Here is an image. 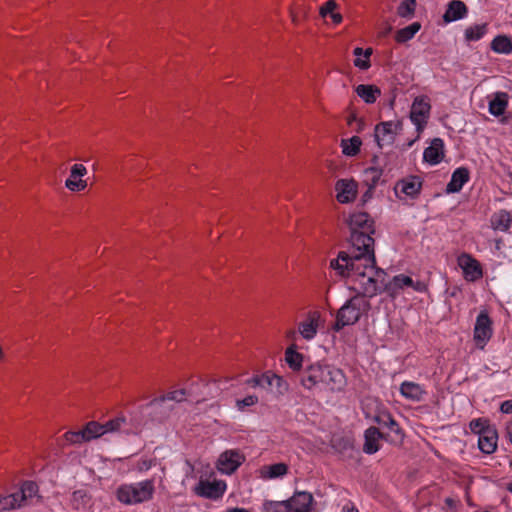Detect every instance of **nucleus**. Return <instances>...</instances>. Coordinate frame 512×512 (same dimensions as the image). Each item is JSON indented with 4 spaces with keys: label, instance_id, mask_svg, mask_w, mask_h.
I'll list each match as a JSON object with an SVG mask.
<instances>
[{
    "label": "nucleus",
    "instance_id": "nucleus-1",
    "mask_svg": "<svg viewBox=\"0 0 512 512\" xmlns=\"http://www.w3.org/2000/svg\"><path fill=\"white\" fill-rule=\"evenodd\" d=\"M350 249L339 252L330 261V268L348 279L350 288L365 297H373L379 290L384 270L375 266L373 221L365 212L349 217Z\"/></svg>",
    "mask_w": 512,
    "mask_h": 512
},
{
    "label": "nucleus",
    "instance_id": "nucleus-2",
    "mask_svg": "<svg viewBox=\"0 0 512 512\" xmlns=\"http://www.w3.org/2000/svg\"><path fill=\"white\" fill-rule=\"evenodd\" d=\"M301 384L307 390L327 389L332 392H341L347 385V378L340 368L316 362L307 367L301 377Z\"/></svg>",
    "mask_w": 512,
    "mask_h": 512
},
{
    "label": "nucleus",
    "instance_id": "nucleus-3",
    "mask_svg": "<svg viewBox=\"0 0 512 512\" xmlns=\"http://www.w3.org/2000/svg\"><path fill=\"white\" fill-rule=\"evenodd\" d=\"M154 492V480L146 479L120 485L116 490V497L125 505H136L151 500Z\"/></svg>",
    "mask_w": 512,
    "mask_h": 512
},
{
    "label": "nucleus",
    "instance_id": "nucleus-4",
    "mask_svg": "<svg viewBox=\"0 0 512 512\" xmlns=\"http://www.w3.org/2000/svg\"><path fill=\"white\" fill-rule=\"evenodd\" d=\"M312 502V494L297 492L286 501L265 500L261 512H310Z\"/></svg>",
    "mask_w": 512,
    "mask_h": 512
},
{
    "label": "nucleus",
    "instance_id": "nucleus-5",
    "mask_svg": "<svg viewBox=\"0 0 512 512\" xmlns=\"http://www.w3.org/2000/svg\"><path fill=\"white\" fill-rule=\"evenodd\" d=\"M386 273L380 278V287L377 294L382 291H386L390 297L397 298L402 291L411 289L418 293H425L428 290V286L425 282L420 280H414L412 277L406 274L395 275L387 283L384 282Z\"/></svg>",
    "mask_w": 512,
    "mask_h": 512
},
{
    "label": "nucleus",
    "instance_id": "nucleus-6",
    "mask_svg": "<svg viewBox=\"0 0 512 512\" xmlns=\"http://www.w3.org/2000/svg\"><path fill=\"white\" fill-rule=\"evenodd\" d=\"M366 305V301L359 296L348 299L337 312L333 330L338 332L345 326L355 324L360 319Z\"/></svg>",
    "mask_w": 512,
    "mask_h": 512
},
{
    "label": "nucleus",
    "instance_id": "nucleus-7",
    "mask_svg": "<svg viewBox=\"0 0 512 512\" xmlns=\"http://www.w3.org/2000/svg\"><path fill=\"white\" fill-rule=\"evenodd\" d=\"M430 114L431 103L429 97L426 95L415 97L411 104L409 119L415 126L418 137L425 130L430 119Z\"/></svg>",
    "mask_w": 512,
    "mask_h": 512
},
{
    "label": "nucleus",
    "instance_id": "nucleus-8",
    "mask_svg": "<svg viewBox=\"0 0 512 512\" xmlns=\"http://www.w3.org/2000/svg\"><path fill=\"white\" fill-rule=\"evenodd\" d=\"M187 392L185 389L175 390L167 393L166 395L156 398L151 401L148 408L155 412L154 419L161 420L173 409L172 402L180 403L186 400Z\"/></svg>",
    "mask_w": 512,
    "mask_h": 512
},
{
    "label": "nucleus",
    "instance_id": "nucleus-9",
    "mask_svg": "<svg viewBox=\"0 0 512 512\" xmlns=\"http://www.w3.org/2000/svg\"><path fill=\"white\" fill-rule=\"evenodd\" d=\"M402 130V122L384 121L377 124L374 128V138L379 148L392 146L397 135Z\"/></svg>",
    "mask_w": 512,
    "mask_h": 512
},
{
    "label": "nucleus",
    "instance_id": "nucleus-10",
    "mask_svg": "<svg viewBox=\"0 0 512 512\" xmlns=\"http://www.w3.org/2000/svg\"><path fill=\"white\" fill-rule=\"evenodd\" d=\"M493 335L492 321L486 310L480 311L473 330V339L478 349L483 350Z\"/></svg>",
    "mask_w": 512,
    "mask_h": 512
},
{
    "label": "nucleus",
    "instance_id": "nucleus-11",
    "mask_svg": "<svg viewBox=\"0 0 512 512\" xmlns=\"http://www.w3.org/2000/svg\"><path fill=\"white\" fill-rule=\"evenodd\" d=\"M124 423L125 419L122 417L109 420L105 424L91 421L86 424L83 429V433L86 441H90L104 434L120 431Z\"/></svg>",
    "mask_w": 512,
    "mask_h": 512
},
{
    "label": "nucleus",
    "instance_id": "nucleus-12",
    "mask_svg": "<svg viewBox=\"0 0 512 512\" xmlns=\"http://www.w3.org/2000/svg\"><path fill=\"white\" fill-rule=\"evenodd\" d=\"M247 384L253 388H269L279 395H283L288 390L286 381L282 377L272 373H265L261 376H254L247 380Z\"/></svg>",
    "mask_w": 512,
    "mask_h": 512
},
{
    "label": "nucleus",
    "instance_id": "nucleus-13",
    "mask_svg": "<svg viewBox=\"0 0 512 512\" xmlns=\"http://www.w3.org/2000/svg\"><path fill=\"white\" fill-rule=\"evenodd\" d=\"M457 264L467 282H476L483 277V268L480 262L471 254L461 253L457 257Z\"/></svg>",
    "mask_w": 512,
    "mask_h": 512
},
{
    "label": "nucleus",
    "instance_id": "nucleus-14",
    "mask_svg": "<svg viewBox=\"0 0 512 512\" xmlns=\"http://www.w3.org/2000/svg\"><path fill=\"white\" fill-rule=\"evenodd\" d=\"M245 461V456L236 449L222 452L216 463L218 471L225 475L233 474Z\"/></svg>",
    "mask_w": 512,
    "mask_h": 512
},
{
    "label": "nucleus",
    "instance_id": "nucleus-15",
    "mask_svg": "<svg viewBox=\"0 0 512 512\" xmlns=\"http://www.w3.org/2000/svg\"><path fill=\"white\" fill-rule=\"evenodd\" d=\"M227 489V484L224 480L213 481L200 479L194 488L195 493L203 498L217 500L222 498Z\"/></svg>",
    "mask_w": 512,
    "mask_h": 512
},
{
    "label": "nucleus",
    "instance_id": "nucleus-16",
    "mask_svg": "<svg viewBox=\"0 0 512 512\" xmlns=\"http://www.w3.org/2000/svg\"><path fill=\"white\" fill-rule=\"evenodd\" d=\"M336 199L341 204H348L356 199L358 185L354 179H339L335 184Z\"/></svg>",
    "mask_w": 512,
    "mask_h": 512
},
{
    "label": "nucleus",
    "instance_id": "nucleus-17",
    "mask_svg": "<svg viewBox=\"0 0 512 512\" xmlns=\"http://www.w3.org/2000/svg\"><path fill=\"white\" fill-rule=\"evenodd\" d=\"M321 322V315L317 311L308 313L307 317L298 324L299 334L306 341L313 340L318 332Z\"/></svg>",
    "mask_w": 512,
    "mask_h": 512
},
{
    "label": "nucleus",
    "instance_id": "nucleus-18",
    "mask_svg": "<svg viewBox=\"0 0 512 512\" xmlns=\"http://www.w3.org/2000/svg\"><path fill=\"white\" fill-rule=\"evenodd\" d=\"M87 174V169L82 164H74L70 170V176L65 181L67 189L73 192L82 191L87 187V182L82 179Z\"/></svg>",
    "mask_w": 512,
    "mask_h": 512
},
{
    "label": "nucleus",
    "instance_id": "nucleus-19",
    "mask_svg": "<svg viewBox=\"0 0 512 512\" xmlns=\"http://www.w3.org/2000/svg\"><path fill=\"white\" fill-rule=\"evenodd\" d=\"M444 156V141L441 138H434L423 151L424 161L431 166L441 163Z\"/></svg>",
    "mask_w": 512,
    "mask_h": 512
},
{
    "label": "nucleus",
    "instance_id": "nucleus-20",
    "mask_svg": "<svg viewBox=\"0 0 512 512\" xmlns=\"http://www.w3.org/2000/svg\"><path fill=\"white\" fill-rule=\"evenodd\" d=\"M422 181L417 176H409L402 180H400L396 187L395 191L398 194L399 192L403 193L405 196L415 199L421 191Z\"/></svg>",
    "mask_w": 512,
    "mask_h": 512
},
{
    "label": "nucleus",
    "instance_id": "nucleus-21",
    "mask_svg": "<svg viewBox=\"0 0 512 512\" xmlns=\"http://www.w3.org/2000/svg\"><path fill=\"white\" fill-rule=\"evenodd\" d=\"M470 180V173L466 167L456 168L451 175L450 181L446 185L447 194L458 193L464 185Z\"/></svg>",
    "mask_w": 512,
    "mask_h": 512
},
{
    "label": "nucleus",
    "instance_id": "nucleus-22",
    "mask_svg": "<svg viewBox=\"0 0 512 512\" xmlns=\"http://www.w3.org/2000/svg\"><path fill=\"white\" fill-rule=\"evenodd\" d=\"M400 394L407 400L419 402L424 398V387L412 381H404L399 388Z\"/></svg>",
    "mask_w": 512,
    "mask_h": 512
},
{
    "label": "nucleus",
    "instance_id": "nucleus-23",
    "mask_svg": "<svg viewBox=\"0 0 512 512\" xmlns=\"http://www.w3.org/2000/svg\"><path fill=\"white\" fill-rule=\"evenodd\" d=\"M498 436L494 428H486L478 436V448L485 454L493 453L497 448Z\"/></svg>",
    "mask_w": 512,
    "mask_h": 512
},
{
    "label": "nucleus",
    "instance_id": "nucleus-24",
    "mask_svg": "<svg viewBox=\"0 0 512 512\" xmlns=\"http://www.w3.org/2000/svg\"><path fill=\"white\" fill-rule=\"evenodd\" d=\"M467 12V7L463 1L452 0L447 6L443 19L446 23L455 22L464 19L467 16Z\"/></svg>",
    "mask_w": 512,
    "mask_h": 512
},
{
    "label": "nucleus",
    "instance_id": "nucleus-25",
    "mask_svg": "<svg viewBox=\"0 0 512 512\" xmlns=\"http://www.w3.org/2000/svg\"><path fill=\"white\" fill-rule=\"evenodd\" d=\"M288 472V466L284 463H275L262 466L258 473L262 480H274L284 477Z\"/></svg>",
    "mask_w": 512,
    "mask_h": 512
},
{
    "label": "nucleus",
    "instance_id": "nucleus-26",
    "mask_svg": "<svg viewBox=\"0 0 512 512\" xmlns=\"http://www.w3.org/2000/svg\"><path fill=\"white\" fill-rule=\"evenodd\" d=\"M382 439V434L376 427H369L364 433V446L363 451L366 454H374L379 450V441Z\"/></svg>",
    "mask_w": 512,
    "mask_h": 512
},
{
    "label": "nucleus",
    "instance_id": "nucleus-27",
    "mask_svg": "<svg viewBox=\"0 0 512 512\" xmlns=\"http://www.w3.org/2000/svg\"><path fill=\"white\" fill-rule=\"evenodd\" d=\"M508 106V94L505 92H496L488 103L489 113L495 117L504 114Z\"/></svg>",
    "mask_w": 512,
    "mask_h": 512
},
{
    "label": "nucleus",
    "instance_id": "nucleus-28",
    "mask_svg": "<svg viewBox=\"0 0 512 512\" xmlns=\"http://www.w3.org/2000/svg\"><path fill=\"white\" fill-rule=\"evenodd\" d=\"M355 92L366 104H374L381 95L380 89L370 84L357 85Z\"/></svg>",
    "mask_w": 512,
    "mask_h": 512
},
{
    "label": "nucleus",
    "instance_id": "nucleus-29",
    "mask_svg": "<svg viewBox=\"0 0 512 512\" xmlns=\"http://www.w3.org/2000/svg\"><path fill=\"white\" fill-rule=\"evenodd\" d=\"M512 225V216L507 210H500L491 217V226L496 231L507 232Z\"/></svg>",
    "mask_w": 512,
    "mask_h": 512
},
{
    "label": "nucleus",
    "instance_id": "nucleus-30",
    "mask_svg": "<svg viewBox=\"0 0 512 512\" xmlns=\"http://www.w3.org/2000/svg\"><path fill=\"white\" fill-rule=\"evenodd\" d=\"M490 48L497 54L509 55L512 53V39L504 34L497 35L491 41Z\"/></svg>",
    "mask_w": 512,
    "mask_h": 512
},
{
    "label": "nucleus",
    "instance_id": "nucleus-31",
    "mask_svg": "<svg viewBox=\"0 0 512 512\" xmlns=\"http://www.w3.org/2000/svg\"><path fill=\"white\" fill-rule=\"evenodd\" d=\"M19 499L21 500L22 505L29 504L33 502V499H39L38 495V486L33 481H25L20 488Z\"/></svg>",
    "mask_w": 512,
    "mask_h": 512
},
{
    "label": "nucleus",
    "instance_id": "nucleus-32",
    "mask_svg": "<svg viewBox=\"0 0 512 512\" xmlns=\"http://www.w3.org/2000/svg\"><path fill=\"white\" fill-rule=\"evenodd\" d=\"M488 31L486 23L475 24L468 26L464 31V38L466 42H476L481 40Z\"/></svg>",
    "mask_w": 512,
    "mask_h": 512
},
{
    "label": "nucleus",
    "instance_id": "nucleus-33",
    "mask_svg": "<svg viewBox=\"0 0 512 512\" xmlns=\"http://www.w3.org/2000/svg\"><path fill=\"white\" fill-rule=\"evenodd\" d=\"M361 145L362 140L358 136L343 139L341 141L342 153L348 157H354L359 153Z\"/></svg>",
    "mask_w": 512,
    "mask_h": 512
},
{
    "label": "nucleus",
    "instance_id": "nucleus-34",
    "mask_svg": "<svg viewBox=\"0 0 512 512\" xmlns=\"http://www.w3.org/2000/svg\"><path fill=\"white\" fill-rule=\"evenodd\" d=\"M303 355L290 346L285 351V362L293 371H299L303 365Z\"/></svg>",
    "mask_w": 512,
    "mask_h": 512
},
{
    "label": "nucleus",
    "instance_id": "nucleus-35",
    "mask_svg": "<svg viewBox=\"0 0 512 512\" xmlns=\"http://www.w3.org/2000/svg\"><path fill=\"white\" fill-rule=\"evenodd\" d=\"M373 421L381 427H387L394 433L398 434L400 432V428L397 422L387 412L378 411V413L374 416Z\"/></svg>",
    "mask_w": 512,
    "mask_h": 512
},
{
    "label": "nucleus",
    "instance_id": "nucleus-36",
    "mask_svg": "<svg viewBox=\"0 0 512 512\" xmlns=\"http://www.w3.org/2000/svg\"><path fill=\"white\" fill-rule=\"evenodd\" d=\"M420 29L421 24L419 22H413L412 24L399 29L395 35V40L399 43H405L411 40Z\"/></svg>",
    "mask_w": 512,
    "mask_h": 512
},
{
    "label": "nucleus",
    "instance_id": "nucleus-37",
    "mask_svg": "<svg viewBox=\"0 0 512 512\" xmlns=\"http://www.w3.org/2000/svg\"><path fill=\"white\" fill-rule=\"evenodd\" d=\"M22 506L19 499V493H12L5 496H0V512L11 509H16Z\"/></svg>",
    "mask_w": 512,
    "mask_h": 512
},
{
    "label": "nucleus",
    "instance_id": "nucleus-38",
    "mask_svg": "<svg viewBox=\"0 0 512 512\" xmlns=\"http://www.w3.org/2000/svg\"><path fill=\"white\" fill-rule=\"evenodd\" d=\"M89 502V496L85 490H76L71 496V505L74 509L80 510L85 508Z\"/></svg>",
    "mask_w": 512,
    "mask_h": 512
},
{
    "label": "nucleus",
    "instance_id": "nucleus-39",
    "mask_svg": "<svg viewBox=\"0 0 512 512\" xmlns=\"http://www.w3.org/2000/svg\"><path fill=\"white\" fill-rule=\"evenodd\" d=\"M415 8V0H403L398 6L397 12L400 17L410 19L414 15Z\"/></svg>",
    "mask_w": 512,
    "mask_h": 512
},
{
    "label": "nucleus",
    "instance_id": "nucleus-40",
    "mask_svg": "<svg viewBox=\"0 0 512 512\" xmlns=\"http://www.w3.org/2000/svg\"><path fill=\"white\" fill-rule=\"evenodd\" d=\"M65 439L67 442L72 443V444H80L82 442H87L85 439L83 430L66 432Z\"/></svg>",
    "mask_w": 512,
    "mask_h": 512
},
{
    "label": "nucleus",
    "instance_id": "nucleus-41",
    "mask_svg": "<svg viewBox=\"0 0 512 512\" xmlns=\"http://www.w3.org/2000/svg\"><path fill=\"white\" fill-rule=\"evenodd\" d=\"M258 402L256 395H248L243 399L237 400L236 405L239 410H244L246 407L254 406Z\"/></svg>",
    "mask_w": 512,
    "mask_h": 512
},
{
    "label": "nucleus",
    "instance_id": "nucleus-42",
    "mask_svg": "<svg viewBox=\"0 0 512 512\" xmlns=\"http://www.w3.org/2000/svg\"><path fill=\"white\" fill-rule=\"evenodd\" d=\"M371 55V50L367 49L364 53V56H360L355 58L354 65L362 70H366L370 67L369 57Z\"/></svg>",
    "mask_w": 512,
    "mask_h": 512
},
{
    "label": "nucleus",
    "instance_id": "nucleus-43",
    "mask_svg": "<svg viewBox=\"0 0 512 512\" xmlns=\"http://www.w3.org/2000/svg\"><path fill=\"white\" fill-rule=\"evenodd\" d=\"M486 428H491L489 425L486 424L485 421L482 419H474L470 422V429L473 433L477 434L478 436L483 431H486Z\"/></svg>",
    "mask_w": 512,
    "mask_h": 512
},
{
    "label": "nucleus",
    "instance_id": "nucleus-44",
    "mask_svg": "<svg viewBox=\"0 0 512 512\" xmlns=\"http://www.w3.org/2000/svg\"><path fill=\"white\" fill-rule=\"evenodd\" d=\"M337 6L338 4L335 0H328L320 7L319 13L322 17L330 16Z\"/></svg>",
    "mask_w": 512,
    "mask_h": 512
},
{
    "label": "nucleus",
    "instance_id": "nucleus-45",
    "mask_svg": "<svg viewBox=\"0 0 512 512\" xmlns=\"http://www.w3.org/2000/svg\"><path fill=\"white\" fill-rule=\"evenodd\" d=\"M152 466H153V461L152 460H150V459H143V460H141L138 463L137 469L140 472H145V471H148L149 469H151Z\"/></svg>",
    "mask_w": 512,
    "mask_h": 512
},
{
    "label": "nucleus",
    "instance_id": "nucleus-46",
    "mask_svg": "<svg viewBox=\"0 0 512 512\" xmlns=\"http://www.w3.org/2000/svg\"><path fill=\"white\" fill-rule=\"evenodd\" d=\"M500 411L503 414H512V400H505L500 405Z\"/></svg>",
    "mask_w": 512,
    "mask_h": 512
},
{
    "label": "nucleus",
    "instance_id": "nucleus-47",
    "mask_svg": "<svg viewBox=\"0 0 512 512\" xmlns=\"http://www.w3.org/2000/svg\"><path fill=\"white\" fill-rule=\"evenodd\" d=\"M334 24H340L343 20V17L340 13H336L335 11L330 15Z\"/></svg>",
    "mask_w": 512,
    "mask_h": 512
},
{
    "label": "nucleus",
    "instance_id": "nucleus-48",
    "mask_svg": "<svg viewBox=\"0 0 512 512\" xmlns=\"http://www.w3.org/2000/svg\"><path fill=\"white\" fill-rule=\"evenodd\" d=\"M343 512H359L353 504H346L343 506Z\"/></svg>",
    "mask_w": 512,
    "mask_h": 512
},
{
    "label": "nucleus",
    "instance_id": "nucleus-49",
    "mask_svg": "<svg viewBox=\"0 0 512 512\" xmlns=\"http://www.w3.org/2000/svg\"><path fill=\"white\" fill-rule=\"evenodd\" d=\"M506 434L509 442L512 444V421L507 424Z\"/></svg>",
    "mask_w": 512,
    "mask_h": 512
},
{
    "label": "nucleus",
    "instance_id": "nucleus-50",
    "mask_svg": "<svg viewBox=\"0 0 512 512\" xmlns=\"http://www.w3.org/2000/svg\"><path fill=\"white\" fill-rule=\"evenodd\" d=\"M368 172L373 173V181H376V179H379L380 173L376 169L371 168V169L366 171V173H368Z\"/></svg>",
    "mask_w": 512,
    "mask_h": 512
},
{
    "label": "nucleus",
    "instance_id": "nucleus-51",
    "mask_svg": "<svg viewBox=\"0 0 512 512\" xmlns=\"http://www.w3.org/2000/svg\"><path fill=\"white\" fill-rule=\"evenodd\" d=\"M364 53H365V51H363V49L360 47H356L354 49V55L356 56V58L360 57V56H364Z\"/></svg>",
    "mask_w": 512,
    "mask_h": 512
},
{
    "label": "nucleus",
    "instance_id": "nucleus-52",
    "mask_svg": "<svg viewBox=\"0 0 512 512\" xmlns=\"http://www.w3.org/2000/svg\"><path fill=\"white\" fill-rule=\"evenodd\" d=\"M226 512H249V511L245 508L236 507V508H229V509H227Z\"/></svg>",
    "mask_w": 512,
    "mask_h": 512
},
{
    "label": "nucleus",
    "instance_id": "nucleus-53",
    "mask_svg": "<svg viewBox=\"0 0 512 512\" xmlns=\"http://www.w3.org/2000/svg\"><path fill=\"white\" fill-rule=\"evenodd\" d=\"M507 490L512 494V481L507 485Z\"/></svg>",
    "mask_w": 512,
    "mask_h": 512
}]
</instances>
